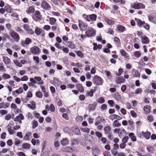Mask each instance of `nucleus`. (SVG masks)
I'll use <instances>...</instances> for the list:
<instances>
[{
  "label": "nucleus",
  "mask_w": 156,
  "mask_h": 156,
  "mask_svg": "<svg viewBox=\"0 0 156 156\" xmlns=\"http://www.w3.org/2000/svg\"><path fill=\"white\" fill-rule=\"evenodd\" d=\"M33 19L36 21L41 20L42 18V15L38 10L36 11L32 16Z\"/></svg>",
  "instance_id": "1"
},
{
  "label": "nucleus",
  "mask_w": 156,
  "mask_h": 156,
  "mask_svg": "<svg viewBox=\"0 0 156 156\" xmlns=\"http://www.w3.org/2000/svg\"><path fill=\"white\" fill-rule=\"evenodd\" d=\"M83 16L86 18V20L88 21H95L96 20L97 16L95 14H92L89 15H87L83 14Z\"/></svg>",
  "instance_id": "2"
},
{
  "label": "nucleus",
  "mask_w": 156,
  "mask_h": 156,
  "mask_svg": "<svg viewBox=\"0 0 156 156\" xmlns=\"http://www.w3.org/2000/svg\"><path fill=\"white\" fill-rule=\"evenodd\" d=\"M114 132L115 133H117L119 137H121L124 136L126 134V131L123 128L118 129L116 128L114 130Z\"/></svg>",
  "instance_id": "3"
},
{
  "label": "nucleus",
  "mask_w": 156,
  "mask_h": 156,
  "mask_svg": "<svg viewBox=\"0 0 156 156\" xmlns=\"http://www.w3.org/2000/svg\"><path fill=\"white\" fill-rule=\"evenodd\" d=\"M103 80L101 78L98 76H95L93 78V83L98 85H102L103 83Z\"/></svg>",
  "instance_id": "4"
},
{
  "label": "nucleus",
  "mask_w": 156,
  "mask_h": 156,
  "mask_svg": "<svg viewBox=\"0 0 156 156\" xmlns=\"http://www.w3.org/2000/svg\"><path fill=\"white\" fill-rule=\"evenodd\" d=\"M131 6L132 8L138 9H144L145 8V6L144 5L140 2L134 3L133 4H131Z\"/></svg>",
  "instance_id": "5"
},
{
  "label": "nucleus",
  "mask_w": 156,
  "mask_h": 156,
  "mask_svg": "<svg viewBox=\"0 0 156 156\" xmlns=\"http://www.w3.org/2000/svg\"><path fill=\"white\" fill-rule=\"evenodd\" d=\"M41 6L44 10H49L51 9L50 5L45 1L43 0L41 4Z\"/></svg>",
  "instance_id": "6"
},
{
  "label": "nucleus",
  "mask_w": 156,
  "mask_h": 156,
  "mask_svg": "<svg viewBox=\"0 0 156 156\" xmlns=\"http://www.w3.org/2000/svg\"><path fill=\"white\" fill-rule=\"evenodd\" d=\"M95 33V30L92 28L88 29L85 32L86 35L87 37H91L94 35Z\"/></svg>",
  "instance_id": "7"
},
{
  "label": "nucleus",
  "mask_w": 156,
  "mask_h": 156,
  "mask_svg": "<svg viewBox=\"0 0 156 156\" xmlns=\"http://www.w3.org/2000/svg\"><path fill=\"white\" fill-rule=\"evenodd\" d=\"M78 22V25L80 30L83 31L86 30L87 28V24L80 20H79Z\"/></svg>",
  "instance_id": "8"
},
{
  "label": "nucleus",
  "mask_w": 156,
  "mask_h": 156,
  "mask_svg": "<svg viewBox=\"0 0 156 156\" xmlns=\"http://www.w3.org/2000/svg\"><path fill=\"white\" fill-rule=\"evenodd\" d=\"M30 51L32 53L34 54H39L41 51L39 48L37 46H34L30 48Z\"/></svg>",
  "instance_id": "9"
},
{
  "label": "nucleus",
  "mask_w": 156,
  "mask_h": 156,
  "mask_svg": "<svg viewBox=\"0 0 156 156\" xmlns=\"http://www.w3.org/2000/svg\"><path fill=\"white\" fill-rule=\"evenodd\" d=\"M11 37L14 39L15 41L16 42L19 41L20 39V37L19 34L14 31H12L10 34Z\"/></svg>",
  "instance_id": "10"
},
{
  "label": "nucleus",
  "mask_w": 156,
  "mask_h": 156,
  "mask_svg": "<svg viewBox=\"0 0 156 156\" xmlns=\"http://www.w3.org/2000/svg\"><path fill=\"white\" fill-rule=\"evenodd\" d=\"M35 32L37 35L41 34L42 37H43L45 35L44 31L42 29L38 27H36L35 30Z\"/></svg>",
  "instance_id": "11"
},
{
  "label": "nucleus",
  "mask_w": 156,
  "mask_h": 156,
  "mask_svg": "<svg viewBox=\"0 0 156 156\" xmlns=\"http://www.w3.org/2000/svg\"><path fill=\"white\" fill-rule=\"evenodd\" d=\"M24 119V117L23 114H20L18 116H17L14 119V120L15 121H18L19 123H21V120H23Z\"/></svg>",
  "instance_id": "12"
},
{
  "label": "nucleus",
  "mask_w": 156,
  "mask_h": 156,
  "mask_svg": "<svg viewBox=\"0 0 156 156\" xmlns=\"http://www.w3.org/2000/svg\"><path fill=\"white\" fill-rule=\"evenodd\" d=\"M23 28L28 33V34H33L34 32V31L31 29H30L29 26L27 24H25L23 25Z\"/></svg>",
  "instance_id": "13"
},
{
  "label": "nucleus",
  "mask_w": 156,
  "mask_h": 156,
  "mask_svg": "<svg viewBox=\"0 0 156 156\" xmlns=\"http://www.w3.org/2000/svg\"><path fill=\"white\" fill-rule=\"evenodd\" d=\"M32 42V40L30 38L27 37L25 39V41H21V44L23 46H24L26 44H29Z\"/></svg>",
  "instance_id": "14"
},
{
  "label": "nucleus",
  "mask_w": 156,
  "mask_h": 156,
  "mask_svg": "<svg viewBox=\"0 0 156 156\" xmlns=\"http://www.w3.org/2000/svg\"><path fill=\"white\" fill-rule=\"evenodd\" d=\"M141 133L143 136L147 140H148L149 139L151 133L148 131H147L146 132L144 131H142Z\"/></svg>",
  "instance_id": "15"
},
{
  "label": "nucleus",
  "mask_w": 156,
  "mask_h": 156,
  "mask_svg": "<svg viewBox=\"0 0 156 156\" xmlns=\"http://www.w3.org/2000/svg\"><path fill=\"white\" fill-rule=\"evenodd\" d=\"M96 88L97 87H95L94 89H91L90 91H87L86 93V95L87 96L93 97V93L96 91Z\"/></svg>",
  "instance_id": "16"
},
{
  "label": "nucleus",
  "mask_w": 156,
  "mask_h": 156,
  "mask_svg": "<svg viewBox=\"0 0 156 156\" xmlns=\"http://www.w3.org/2000/svg\"><path fill=\"white\" fill-rule=\"evenodd\" d=\"M96 106L97 104L96 103L89 104L88 105V109L90 111H93L96 109Z\"/></svg>",
  "instance_id": "17"
},
{
  "label": "nucleus",
  "mask_w": 156,
  "mask_h": 156,
  "mask_svg": "<svg viewBox=\"0 0 156 156\" xmlns=\"http://www.w3.org/2000/svg\"><path fill=\"white\" fill-rule=\"evenodd\" d=\"M125 81L123 77H118L116 78L115 82L117 84H120L124 83Z\"/></svg>",
  "instance_id": "18"
},
{
  "label": "nucleus",
  "mask_w": 156,
  "mask_h": 156,
  "mask_svg": "<svg viewBox=\"0 0 156 156\" xmlns=\"http://www.w3.org/2000/svg\"><path fill=\"white\" fill-rule=\"evenodd\" d=\"M32 135L31 133L30 132H28L27 133L25 136L23 137V140H30V137Z\"/></svg>",
  "instance_id": "19"
},
{
  "label": "nucleus",
  "mask_w": 156,
  "mask_h": 156,
  "mask_svg": "<svg viewBox=\"0 0 156 156\" xmlns=\"http://www.w3.org/2000/svg\"><path fill=\"white\" fill-rule=\"evenodd\" d=\"M142 43L145 44H148L149 43V40L146 36H144L141 39Z\"/></svg>",
  "instance_id": "20"
},
{
  "label": "nucleus",
  "mask_w": 156,
  "mask_h": 156,
  "mask_svg": "<svg viewBox=\"0 0 156 156\" xmlns=\"http://www.w3.org/2000/svg\"><path fill=\"white\" fill-rule=\"evenodd\" d=\"M117 30L121 32H123L126 30L125 27L122 25H118L117 26Z\"/></svg>",
  "instance_id": "21"
},
{
  "label": "nucleus",
  "mask_w": 156,
  "mask_h": 156,
  "mask_svg": "<svg viewBox=\"0 0 156 156\" xmlns=\"http://www.w3.org/2000/svg\"><path fill=\"white\" fill-rule=\"evenodd\" d=\"M35 11L34 9L32 6H30L29 7L28 9L26 10V12L28 14L34 13Z\"/></svg>",
  "instance_id": "22"
},
{
  "label": "nucleus",
  "mask_w": 156,
  "mask_h": 156,
  "mask_svg": "<svg viewBox=\"0 0 156 156\" xmlns=\"http://www.w3.org/2000/svg\"><path fill=\"white\" fill-rule=\"evenodd\" d=\"M61 144L63 146H65L69 144V140L66 138L63 139L60 141Z\"/></svg>",
  "instance_id": "23"
},
{
  "label": "nucleus",
  "mask_w": 156,
  "mask_h": 156,
  "mask_svg": "<svg viewBox=\"0 0 156 156\" xmlns=\"http://www.w3.org/2000/svg\"><path fill=\"white\" fill-rule=\"evenodd\" d=\"M76 89H78L80 92L82 93L84 91L83 87L80 83H77L76 85Z\"/></svg>",
  "instance_id": "24"
},
{
  "label": "nucleus",
  "mask_w": 156,
  "mask_h": 156,
  "mask_svg": "<svg viewBox=\"0 0 156 156\" xmlns=\"http://www.w3.org/2000/svg\"><path fill=\"white\" fill-rule=\"evenodd\" d=\"M3 59L5 65H9L11 63V61L10 59L7 57H3Z\"/></svg>",
  "instance_id": "25"
},
{
  "label": "nucleus",
  "mask_w": 156,
  "mask_h": 156,
  "mask_svg": "<svg viewBox=\"0 0 156 156\" xmlns=\"http://www.w3.org/2000/svg\"><path fill=\"white\" fill-rule=\"evenodd\" d=\"M120 53L122 56H124L125 58H127L129 57L128 54L126 52V51L123 49H121L120 50Z\"/></svg>",
  "instance_id": "26"
},
{
  "label": "nucleus",
  "mask_w": 156,
  "mask_h": 156,
  "mask_svg": "<svg viewBox=\"0 0 156 156\" xmlns=\"http://www.w3.org/2000/svg\"><path fill=\"white\" fill-rule=\"evenodd\" d=\"M112 126L114 127H119L121 126V124L119 122L118 120H115L113 121L112 123Z\"/></svg>",
  "instance_id": "27"
},
{
  "label": "nucleus",
  "mask_w": 156,
  "mask_h": 156,
  "mask_svg": "<svg viewBox=\"0 0 156 156\" xmlns=\"http://www.w3.org/2000/svg\"><path fill=\"white\" fill-rule=\"evenodd\" d=\"M135 20L137 23L138 26L140 27H141L144 23V21H142L141 20L139 19L135 18Z\"/></svg>",
  "instance_id": "28"
},
{
  "label": "nucleus",
  "mask_w": 156,
  "mask_h": 156,
  "mask_svg": "<svg viewBox=\"0 0 156 156\" xmlns=\"http://www.w3.org/2000/svg\"><path fill=\"white\" fill-rule=\"evenodd\" d=\"M53 82L57 86L61 84V82L58 78L56 77H54L53 79Z\"/></svg>",
  "instance_id": "29"
},
{
  "label": "nucleus",
  "mask_w": 156,
  "mask_h": 156,
  "mask_svg": "<svg viewBox=\"0 0 156 156\" xmlns=\"http://www.w3.org/2000/svg\"><path fill=\"white\" fill-rule=\"evenodd\" d=\"M129 136L133 141L135 142L136 141V136L134 135V134L133 133H129Z\"/></svg>",
  "instance_id": "30"
},
{
  "label": "nucleus",
  "mask_w": 156,
  "mask_h": 156,
  "mask_svg": "<svg viewBox=\"0 0 156 156\" xmlns=\"http://www.w3.org/2000/svg\"><path fill=\"white\" fill-rule=\"evenodd\" d=\"M150 107L148 105H147L145 106L144 108V110L145 112V113L146 114L149 113L150 112Z\"/></svg>",
  "instance_id": "31"
},
{
  "label": "nucleus",
  "mask_w": 156,
  "mask_h": 156,
  "mask_svg": "<svg viewBox=\"0 0 156 156\" xmlns=\"http://www.w3.org/2000/svg\"><path fill=\"white\" fill-rule=\"evenodd\" d=\"M49 19V23L51 25L55 24L57 20L56 19L53 17H50Z\"/></svg>",
  "instance_id": "32"
},
{
  "label": "nucleus",
  "mask_w": 156,
  "mask_h": 156,
  "mask_svg": "<svg viewBox=\"0 0 156 156\" xmlns=\"http://www.w3.org/2000/svg\"><path fill=\"white\" fill-rule=\"evenodd\" d=\"M22 148L24 149H29L30 147V145L29 144L25 143H23L22 146Z\"/></svg>",
  "instance_id": "33"
},
{
  "label": "nucleus",
  "mask_w": 156,
  "mask_h": 156,
  "mask_svg": "<svg viewBox=\"0 0 156 156\" xmlns=\"http://www.w3.org/2000/svg\"><path fill=\"white\" fill-rule=\"evenodd\" d=\"M4 8L6 11L9 13L11 12L12 10V9L9 5H7L5 6Z\"/></svg>",
  "instance_id": "34"
},
{
  "label": "nucleus",
  "mask_w": 156,
  "mask_h": 156,
  "mask_svg": "<svg viewBox=\"0 0 156 156\" xmlns=\"http://www.w3.org/2000/svg\"><path fill=\"white\" fill-rule=\"evenodd\" d=\"M68 47L71 49H74L76 48V46L72 42L68 41L67 42Z\"/></svg>",
  "instance_id": "35"
},
{
  "label": "nucleus",
  "mask_w": 156,
  "mask_h": 156,
  "mask_svg": "<svg viewBox=\"0 0 156 156\" xmlns=\"http://www.w3.org/2000/svg\"><path fill=\"white\" fill-rule=\"evenodd\" d=\"M111 130V128L109 126H107L104 128V130L105 134H108L110 133Z\"/></svg>",
  "instance_id": "36"
},
{
  "label": "nucleus",
  "mask_w": 156,
  "mask_h": 156,
  "mask_svg": "<svg viewBox=\"0 0 156 156\" xmlns=\"http://www.w3.org/2000/svg\"><path fill=\"white\" fill-rule=\"evenodd\" d=\"M63 151L66 152H71L72 151V149L69 147H66L63 148Z\"/></svg>",
  "instance_id": "37"
},
{
  "label": "nucleus",
  "mask_w": 156,
  "mask_h": 156,
  "mask_svg": "<svg viewBox=\"0 0 156 156\" xmlns=\"http://www.w3.org/2000/svg\"><path fill=\"white\" fill-rule=\"evenodd\" d=\"M75 53H76V55L80 57L81 58H82L84 56V55L83 53L81 51H75Z\"/></svg>",
  "instance_id": "38"
},
{
  "label": "nucleus",
  "mask_w": 156,
  "mask_h": 156,
  "mask_svg": "<svg viewBox=\"0 0 156 156\" xmlns=\"http://www.w3.org/2000/svg\"><path fill=\"white\" fill-rule=\"evenodd\" d=\"M35 95L36 96L39 98H41L43 96L42 93L40 91H37L36 92Z\"/></svg>",
  "instance_id": "39"
},
{
  "label": "nucleus",
  "mask_w": 156,
  "mask_h": 156,
  "mask_svg": "<svg viewBox=\"0 0 156 156\" xmlns=\"http://www.w3.org/2000/svg\"><path fill=\"white\" fill-rule=\"evenodd\" d=\"M105 20L106 22L109 25H111L114 24V22L112 20L108 18H105Z\"/></svg>",
  "instance_id": "40"
},
{
  "label": "nucleus",
  "mask_w": 156,
  "mask_h": 156,
  "mask_svg": "<svg viewBox=\"0 0 156 156\" xmlns=\"http://www.w3.org/2000/svg\"><path fill=\"white\" fill-rule=\"evenodd\" d=\"M73 132L76 135H80V132L78 128H75L73 130Z\"/></svg>",
  "instance_id": "41"
},
{
  "label": "nucleus",
  "mask_w": 156,
  "mask_h": 156,
  "mask_svg": "<svg viewBox=\"0 0 156 156\" xmlns=\"http://www.w3.org/2000/svg\"><path fill=\"white\" fill-rule=\"evenodd\" d=\"M63 130V131L66 133H69L71 132L70 129L67 126L64 127Z\"/></svg>",
  "instance_id": "42"
},
{
  "label": "nucleus",
  "mask_w": 156,
  "mask_h": 156,
  "mask_svg": "<svg viewBox=\"0 0 156 156\" xmlns=\"http://www.w3.org/2000/svg\"><path fill=\"white\" fill-rule=\"evenodd\" d=\"M133 55L135 57L138 58L141 56V54L139 51H137L134 52Z\"/></svg>",
  "instance_id": "43"
},
{
  "label": "nucleus",
  "mask_w": 156,
  "mask_h": 156,
  "mask_svg": "<svg viewBox=\"0 0 156 156\" xmlns=\"http://www.w3.org/2000/svg\"><path fill=\"white\" fill-rule=\"evenodd\" d=\"M80 129L82 131L87 133H89L90 132V129L88 128H82Z\"/></svg>",
  "instance_id": "44"
},
{
  "label": "nucleus",
  "mask_w": 156,
  "mask_h": 156,
  "mask_svg": "<svg viewBox=\"0 0 156 156\" xmlns=\"http://www.w3.org/2000/svg\"><path fill=\"white\" fill-rule=\"evenodd\" d=\"M128 139L129 137L127 136H126L122 138V143L126 144V143L127 142Z\"/></svg>",
  "instance_id": "45"
},
{
  "label": "nucleus",
  "mask_w": 156,
  "mask_h": 156,
  "mask_svg": "<svg viewBox=\"0 0 156 156\" xmlns=\"http://www.w3.org/2000/svg\"><path fill=\"white\" fill-rule=\"evenodd\" d=\"M14 62L15 65H16L17 66L19 67H22V65L17 60H14Z\"/></svg>",
  "instance_id": "46"
},
{
  "label": "nucleus",
  "mask_w": 156,
  "mask_h": 156,
  "mask_svg": "<svg viewBox=\"0 0 156 156\" xmlns=\"http://www.w3.org/2000/svg\"><path fill=\"white\" fill-rule=\"evenodd\" d=\"M23 91V90L22 88L21 87H20L18 90H15L16 93L17 94L22 93Z\"/></svg>",
  "instance_id": "47"
},
{
  "label": "nucleus",
  "mask_w": 156,
  "mask_h": 156,
  "mask_svg": "<svg viewBox=\"0 0 156 156\" xmlns=\"http://www.w3.org/2000/svg\"><path fill=\"white\" fill-rule=\"evenodd\" d=\"M105 101V100L103 97H101L99 98L98 101V102L100 104L104 103Z\"/></svg>",
  "instance_id": "48"
},
{
  "label": "nucleus",
  "mask_w": 156,
  "mask_h": 156,
  "mask_svg": "<svg viewBox=\"0 0 156 156\" xmlns=\"http://www.w3.org/2000/svg\"><path fill=\"white\" fill-rule=\"evenodd\" d=\"M123 69L122 68H120L119 69L118 71L119 73H115V75L118 76H120L122 74L123 72Z\"/></svg>",
  "instance_id": "49"
},
{
  "label": "nucleus",
  "mask_w": 156,
  "mask_h": 156,
  "mask_svg": "<svg viewBox=\"0 0 156 156\" xmlns=\"http://www.w3.org/2000/svg\"><path fill=\"white\" fill-rule=\"evenodd\" d=\"M49 110L51 112H53L55 111V108L54 105L52 104H51L50 105Z\"/></svg>",
  "instance_id": "50"
},
{
  "label": "nucleus",
  "mask_w": 156,
  "mask_h": 156,
  "mask_svg": "<svg viewBox=\"0 0 156 156\" xmlns=\"http://www.w3.org/2000/svg\"><path fill=\"white\" fill-rule=\"evenodd\" d=\"M11 127L10 126L8 128V131H9V134L10 135H12L14 134L15 132L14 130H13L11 128Z\"/></svg>",
  "instance_id": "51"
},
{
  "label": "nucleus",
  "mask_w": 156,
  "mask_h": 156,
  "mask_svg": "<svg viewBox=\"0 0 156 156\" xmlns=\"http://www.w3.org/2000/svg\"><path fill=\"white\" fill-rule=\"evenodd\" d=\"M107 108V106L106 105L104 104L101 105V111L106 110Z\"/></svg>",
  "instance_id": "52"
},
{
  "label": "nucleus",
  "mask_w": 156,
  "mask_h": 156,
  "mask_svg": "<svg viewBox=\"0 0 156 156\" xmlns=\"http://www.w3.org/2000/svg\"><path fill=\"white\" fill-rule=\"evenodd\" d=\"M143 27L146 29L147 30H149L150 28L149 25L147 23H145L144 22V23L143 24Z\"/></svg>",
  "instance_id": "53"
},
{
  "label": "nucleus",
  "mask_w": 156,
  "mask_h": 156,
  "mask_svg": "<svg viewBox=\"0 0 156 156\" xmlns=\"http://www.w3.org/2000/svg\"><path fill=\"white\" fill-rule=\"evenodd\" d=\"M3 64L0 63V71L2 72H4L6 71V70L3 66L1 65Z\"/></svg>",
  "instance_id": "54"
},
{
  "label": "nucleus",
  "mask_w": 156,
  "mask_h": 156,
  "mask_svg": "<svg viewBox=\"0 0 156 156\" xmlns=\"http://www.w3.org/2000/svg\"><path fill=\"white\" fill-rule=\"evenodd\" d=\"M2 77H3V78L5 80H6L7 79H9L11 77L9 75L7 74H3L2 76Z\"/></svg>",
  "instance_id": "55"
},
{
  "label": "nucleus",
  "mask_w": 156,
  "mask_h": 156,
  "mask_svg": "<svg viewBox=\"0 0 156 156\" xmlns=\"http://www.w3.org/2000/svg\"><path fill=\"white\" fill-rule=\"evenodd\" d=\"M108 103L111 107H113L114 105V102L112 100H109L108 101Z\"/></svg>",
  "instance_id": "56"
},
{
  "label": "nucleus",
  "mask_w": 156,
  "mask_h": 156,
  "mask_svg": "<svg viewBox=\"0 0 156 156\" xmlns=\"http://www.w3.org/2000/svg\"><path fill=\"white\" fill-rule=\"evenodd\" d=\"M147 119L149 122H152L154 121L153 116L151 115H149L147 117Z\"/></svg>",
  "instance_id": "57"
},
{
  "label": "nucleus",
  "mask_w": 156,
  "mask_h": 156,
  "mask_svg": "<svg viewBox=\"0 0 156 156\" xmlns=\"http://www.w3.org/2000/svg\"><path fill=\"white\" fill-rule=\"evenodd\" d=\"M38 126V122L36 121H33V124L32 126V128L33 129H34L36 127Z\"/></svg>",
  "instance_id": "58"
},
{
  "label": "nucleus",
  "mask_w": 156,
  "mask_h": 156,
  "mask_svg": "<svg viewBox=\"0 0 156 156\" xmlns=\"http://www.w3.org/2000/svg\"><path fill=\"white\" fill-rule=\"evenodd\" d=\"M43 28L44 30L48 31L50 29L51 27L49 25H45Z\"/></svg>",
  "instance_id": "59"
},
{
  "label": "nucleus",
  "mask_w": 156,
  "mask_h": 156,
  "mask_svg": "<svg viewBox=\"0 0 156 156\" xmlns=\"http://www.w3.org/2000/svg\"><path fill=\"white\" fill-rule=\"evenodd\" d=\"M108 118L110 119L113 120L115 119V114H112L110 115L109 117Z\"/></svg>",
  "instance_id": "60"
},
{
  "label": "nucleus",
  "mask_w": 156,
  "mask_h": 156,
  "mask_svg": "<svg viewBox=\"0 0 156 156\" xmlns=\"http://www.w3.org/2000/svg\"><path fill=\"white\" fill-rule=\"evenodd\" d=\"M16 31L20 32V33H23V30L22 29L21 27H17L16 28Z\"/></svg>",
  "instance_id": "61"
},
{
  "label": "nucleus",
  "mask_w": 156,
  "mask_h": 156,
  "mask_svg": "<svg viewBox=\"0 0 156 156\" xmlns=\"http://www.w3.org/2000/svg\"><path fill=\"white\" fill-rule=\"evenodd\" d=\"M71 145H74L78 143V140L77 139H72L71 141Z\"/></svg>",
  "instance_id": "62"
},
{
  "label": "nucleus",
  "mask_w": 156,
  "mask_h": 156,
  "mask_svg": "<svg viewBox=\"0 0 156 156\" xmlns=\"http://www.w3.org/2000/svg\"><path fill=\"white\" fill-rule=\"evenodd\" d=\"M130 114L133 117H136L137 116V114L133 110H132L130 111Z\"/></svg>",
  "instance_id": "63"
},
{
  "label": "nucleus",
  "mask_w": 156,
  "mask_h": 156,
  "mask_svg": "<svg viewBox=\"0 0 156 156\" xmlns=\"http://www.w3.org/2000/svg\"><path fill=\"white\" fill-rule=\"evenodd\" d=\"M103 155L104 156H111V154L110 152L108 151H105L103 153Z\"/></svg>",
  "instance_id": "64"
}]
</instances>
